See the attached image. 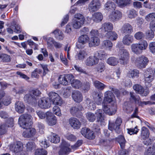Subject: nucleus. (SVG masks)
Wrapping results in <instances>:
<instances>
[{
    "label": "nucleus",
    "mask_w": 155,
    "mask_h": 155,
    "mask_svg": "<svg viewBox=\"0 0 155 155\" xmlns=\"http://www.w3.org/2000/svg\"><path fill=\"white\" fill-rule=\"evenodd\" d=\"M32 119L31 116L28 114L21 115L19 118L18 124L20 127L26 129L22 135L25 137H33L36 133L35 129L34 128H29Z\"/></svg>",
    "instance_id": "f257e3e1"
},
{
    "label": "nucleus",
    "mask_w": 155,
    "mask_h": 155,
    "mask_svg": "<svg viewBox=\"0 0 155 155\" xmlns=\"http://www.w3.org/2000/svg\"><path fill=\"white\" fill-rule=\"evenodd\" d=\"M128 17L130 18H134L137 15V13L134 9L130 10L127 11Z\"/></svg>",
    "instance_id": "052dcab7"
},
{
    "label": "nucleus",
    "mask_w": 155,
    "mask_h": 155,
    "mask_svg": "<svg viewBox=\"0 0 155 155\" xmlns=\"http://www.w3.org/2000/svg\"><path fill=\"white\" fill-rule=\"evenodd\" d=\"M11 27L14 30V32L16 33H19L21 31V28L20 26L15 22H12Z\"/></svg>",
    "instance_id": "09e8293b"
},
{
    "label": "nucleus",
    "mask_w": 155,
    "mask_h": 155,
    "mask_svg": "<svg viewBox=\"0 0 155 155\" xmlns=\"http://www.w3.org/2000/svg\"><path fill=\"white\" fill-rule=\"evenodd\" d=\"M149 134V130L146 127H143L141 130V138L143 140H145L148 138Z\"/></svg>",
    "instance_id": "f704fd0d"
},
{
    "label": "nucleus",
    "mask_w": 155,
    "mask_h": 155,
    "mask_svg": "<svg viewBox=\"0 0 155 155\" xmlns=\"http://www.w3.org/2000/svg\"><path fill=\"white\" fill-rule=\"evenodd\" d=\"M130 99L131 101H134L135 103L139 106H142L143 105L151 104H153L149 101L142 102L140 101V97L139 96H135L134 93L132 92L130 93Z\"/></svg>",
    "instance_id": "f8f14e48"
},
{
    "label": "nucleus",
    "mask_w": 155,
    "mask_h": 155,
    "mask_svg": "<svg viewBox=\"0 0 155 155\" xmlns=\"http://www.w3.org/2000/svg\"><path fill=\"white\" fill-rule=\"evenodd\" d=\"M131 59V61L140 68H145L149 61L148 58L143 56L138 57L136 59L134 57H132Z\"/></svg>",
    "instance_id": "39448f33"
},
{
    "label": "nucleus",
    "mask_w": 155,
    "mask_h": 155,
    "mask_svg": "<svg viewBox=\"0 0 155 155\" xmlns=\"http://www.w3.org/2000/svg\"><path fill=\"white\" fill-rule=\"evenodd\" d=\"M105 37L107 38L110 39L112 41H114L117 38L118 35L114 31H108L106 34Z\"/></svg>",
    "instance_id": "c9c22d12"
},
{
    "label": "nucleus",
    "mask_w": 155,
    "mask_h": 155,
    "mask_svg": "<svg viewBox=\"0 0 155 155\" xmlns=\"http://www.w3.org/2000/svg\"><path fill=\"white\" fill-rule=\"evenodd\" d=\"M85 21V17L81 14H76L73 18L71 25L74 28L78 29L80 28L84 25Z\"/></svg>",
    "instance_id": "7ed1b4c3"
},
{
    "label": "nucleus",
    "mask_w": 155,
    "mask_h": 155,
    "mask_svg": "<svg viewBox=\"0 0 155 155\" xmlns=\"http://www.w3.org/2000/svg\"><path fill=\"white\" fill-rule=\"evenodd\" d=\"M54 34V37L59 40H63L64 38V35L62 31L58 29H56L52 32Z\"/></svg>",
    "instance_id": "72a5a7b5"
},
{
    "label": "nucleus",
    "mask_w": 155,
    "mask_h": 155,
    "mask_svg": "<svg viewBox=\"0 0 155 155\" xmlns=\"http://www.w3.org/2000/svg\"><path fill=\"white\" fill-rule=\"evenodd\" d=\"M24 100L25 102L32 105L36 104L37 102L35 97L33 96L30 92V93L27 94L25 95Z\"/></svg>",
    "instance_id": "5701e85b"
},
{
    "label": "nucleus",
    "mask_w": 155,
    "mask_h": 155,
    "mask_svg": "<svg viewBox=\"0 0 155 155\" xmlns=\"http://www.w3.org/2000/svg\"><path fill=\"white\" fill-rule=\"evenodd\" d=\"M49 111H47L46 112H43L42 111H36V113L39 118L40 119H44L45 118H46L48 114V113H50Z\"/></svg>",
    "instance_id": "864d4df0"
},
{
    "label": "nucleus",
    "mask_w": 155,
    "mask_h": 155,
    "mask_svg": "<svg viewBox=\"0 0 155 155\" xmlns=\"http://www.w3.org/2000/svg\"><path fill=\"white\" fill-rule=\"evenodd\" d=\"M114 97L113 93L110 91H107L104 93V98L103 102H107L110 103L114 101Z\"/></svg>",
    "instance_id": "4be33fe9"
},
{
    "label": "nucleus",
    "mask_w": 155,
    "mask_h": 155,
    "mask_svg": "<svg viewBox=\"0 0 155 155\" xmlns=\"http://www.w3.org/2000/svg\"><path fill=\"white\" fill-rule=\"evenodd\" d=\"M30 92L34 97H35L36 100L37 101L38 99V97L41 94L40 91L38 89H35L32 90Z\"/></svg>",
    "instance_id": "680f3d73"
},
{
    "label": "nucleus",
    "mask_w": 155,
    "mask_h": 155,
    "mask_svg": "<svg viewBox=\"0 0 155 155\" xmlns=\"http://www.w3.org/2000/svg\"><path fill=\"white\" fill-rule=\"evenodd\" d=\"M101 5L99 0H92L89 4L88 8L91 12H93L98 10Z\"/></svg>",
    "instance_id": "9b49d317"
},
{
    "label": "nucleus",
    "mask_w": 155,
    "mask_h": 155,
    "mask_svg": "<svg viewBox=\"0 0 155 155\" xmlns=\"http://www.w3.org/2000/svg\"><path fill=\"white\" fill-rule=\"evenodd\" d=\"M72 97L75 101L78 103L81 102L83 99L81 93L78 91H74L72 93Z\"/></svg>",
    "instance_id": "393cba45"
},
{
    "label": "nucleus",
    "mask_w": 155,
    "mask_h": 155,
    "mask_svg": "<svg viewBox=\"0 0 155 155\" xmlns=\"http://www.w3.org/2000/svg\"><path fill=\"white\" fill-rule=\"evenodd\" d=\"M94 84L96 88L100 90H103L106 87V85L98 81H95Z\"/></svg>",
    "instance_id": "49530a36"
},
{
    "label": "nucleus",
    "mask_w": 155,
    "mask_h": 155,
    "mask_svg": "<svg viewBox=\"0 0 155 155\" xmlns=\"http://www.w3.org/2000/svg\"><path fill=\"white\" fill-rule=\"evenodd\" d=\"M102 105L103 110L106 114L111 115L114 114L116 113V110L115 108L114 109L110 108V106L107 105L105 103L103 102Z\"/></svg>",
    "instance_id": "6ab92c4d"
},
{
    "label": "nucleus",
    "mask_w": 155,
    "mask_h": 155,
    "mask_svg": "<svg viewBox=\"0 0 155 155\" xmlns=\"http://www.w3.org/2000/svg\"><path fill=\"white\" fill-rule=\"evenodd\" d=\"M122 122V120L120 118H117L115 122L110 120L108 123V129L111 131L114 130L117 133L119 134L120 131V127Z\"/></svg>",
    "instance_id": "0eeeda50"
},
{
    "label": "nucleus",
    "mask_w": 155,
    "mask_h": 155,
    "mask_svg": "<svg viewBox=\"0 0 155 155\" xmlns=\"http://www.w3.org/2000/svg\"><path fill=\"white\" fill-rule=\"evenodd\" d=\"M127 133L130 135L136 134L138 132L139 130L137 128V126L135 127L134 128H128L127 129Z\"/></svg>",
    "instance_id": "69168bd1"
},
{
    "label": "nucleus",
    "mask_w": 155,
    "mask_h": 155,
    "mask_svg": "<svg viewBox=\"0 0 155 155\" xmlns=\"http://www.w3.org/2000/svg\"><path fill=\"white\" fill-rule=\"evenodd\" d=\"M134 39L132 36L129 35H125L123 38V44L127 46H129L134 41Z\"/></svg>",
    "instance_id": "c756f323"
},
{
    "label": "nucleus",
    "mask_w": 155,
    "mask_h": 155,
    "mask_svg": "<svg viewBox=\"0 0 155 155\" xmlns=\"http://www.w3.org/2000/svg\"><path fill=\"white\" fill-rule=\"evenodd\" d=\"M120 63L121 64L125 65L128 63L130 54L128 51L125 49H121L118 53Z\"/></svg>",
    "instance_id": "423d86ee"
},
{
    "label": "nucleus",
    "mask_w": 155,
    "mask_h": 155,
    "mask_svg": "<svg viewBox=\"0 0 155 155\" xmlns=\"http://www.w3.org/2000/svg\"><path fill=\"white\" fill-rule=\"evenodd\" d=\"M14 126L13 119L12 118H9L5 124H2L0 125V135L6 134L8 130V127H12Z\"/></svg>",
    "instance_id": "1a4fd4ad"
},
{
    "label": "nucleus",
    "mask_w": 155,
    "mask_h": 155,
    "mask_svg": "<svg viewBox=\"0 0 155 155\" xmlns=\"http://www.w3.org/2000/svg\"><path fill=\"white\" fill-rule=\"evenodd\" d=\"M72 86L76 89H79L82 86L81 82L78 80H73L71 82Z\"/></svg>",
    "instance_id": "3c124183"
},
{
    "label": "nucleus",
    "mask_w": 155,
    "mask_h": 155,
    "mask_svg": "<svg viewBox=\"0 0 155 155\" xmlns=\"http://www.w3.org/2000/svg\"><path fill=\"white\" fill-rule=\"evenodd\" d=\"M144 79L146 86H151L149 84L155 78V69L150 68L146 69L144 73Z\"/></svg>",
    "instance_id": "20e7f679"
},
{
    "label": "nucleus",
    "mask_w": 155,
    "mask_h": 155,
    "mask_svg": "<svg viewBox=\"0 0 155 155\" xmlns=\"http://www.w3.org/2000/svg\"><path fill=\"white\" fill-rule=\"evenodd\" d=\"M15 107L16 111L19 113H22L24 111L25 106L21 101L16 102L15 104Z\"/></svg>",
    "instance_id": "c85d7f7f"
},
{
    "label": "nucleus",
    "mask_w": 155,
    "mask_h": 155,
    "mask_svg": "<svg viewBox=\"0 0 155 155\" xmlns=\"http://www.w3.org/2000/svg\"><path fill=\"white\" fill-rule=\"evenodd\" d=\"M103 18V15L100 12L95 13L92 15L93 20L96 22H98L101 21Z\"/></svg>",
    "instance_id": "a19ab883"
},
{
    "label": "nucleus",
    "mask_w": 155,
    "mask_h": 155,
    "mask_svg": "<svg viewBox=\"0 0 155 155\" xmlns=\"http://www.w3.org/2000/svg\"><path fill=\"white\" fill-rule=\"evenodd\" d=\"M71 89V87H68L63 90L62 93L64 97L67 98L70 95Z\"/></svg>",
    "instance_id": "5fc2aeb1"
},
{
    "label": "nucleus",
    "mask_w": 155,
    "mask_h": 155,
    "mask_svg": "<svg viewBox=\"0 0 155 155\" xmlns=\"http://www.w3.org/2000/svg\"><path fill=\"white\" fill-rule=\"evenodd\" d=\"M148 45L147 42L142 40L138 43L132 44L130 46L132 51L137 54H140L142 51L146 49Z\"/></svg>",
    "instance_id": "f03ea898"
},
{
    "label": "nucleus",
    "mask_w": 155,
    "mask_h": 155,
    "mask_svg": "<svg viewBox=\"0 0 155 155\" xmlns=\"http://www.w3.org/2000/svg\"><path fill=\"white\" fill-rule=\"evenodd\" d=\"M0 60L3 62H8L11 61V57L6 54H1Z\"/></svg>",
    "instance_id": "13d9d810"
},
{
    "label": "nucleus",
    "mask_w": 155,
    "mask_h": 155,
    "mask_svg": "<svg viewBox=\"0 0 155 155\" xmlns=\"http://www.w3.org/2000/svg\"><path fill=\"white\" fill-rule=\"evenodd\" d=\"M64 76L66 79L68 85L71 84V82L74 79V76L71 74H67L64 75Z\"/></svg>",
    "instance_id": "774afa93"
},
{
    "label": "nucleus",
    "mask_w": 155,
    "mask_h": 155,
    "mask_svg": "<svg viewBox=\"0 0 155 155\" xmlns=\"http://www.w3.org/2000/svg\"><path fill=\"white\" fill-rule=\"evenodd\" d=\"M90 38L86 35H82L80 36L78 38V42L79 44L77 45L78 48H83L84 47V45L86 43L89 42Z\"/></svg>",
    "instance_id": "dca6fc26"
},
{
    "label": "nucleus",
    "mask_w": 155,
    "mask_h": 155,
    "mask_svg": "<svg viewBox=\"0 0 155 155\" xmlns=\"http://www.w3.org/2000/svg\"><path fill=\"white\" fill-rule=\"evenodd\" d=\"M115 8V5L110 1L107 2L104 5V9L108 11H111L114 10Z\"/></svg>",
    "instance_id": "58836bf2"
},
{
    "label": "nucleus",
    "mask_w": 155,
    "mask_h": 155,
    "mask_svg": "<svg viewBox=\"0 0 155 155\" xmlns=\"http://www.w3.org/2000/svg\"><path fill=\"white\" fill-rule=\"evenodd\" d=\"M47 151L42 148H39L36 149L35 153V155H47Z\"/></svg>",
    "instance_id": "4d7b16f0"
},
{
    "label": "nucleus",
    "mask_w": 155,
    "mask_h": 155,
    "mask_svg": "<svg viewBox=\"0 0 155 155\" xmlns=\"http://www.w3.org/2000/svg\"><path fill=\"white\" fill-rule=\"evenodd\" d=\"M96 97L94 98V101L98 105H100L101 104L103 97L102 94L101 93L96 94Z\"/></svg>",
    "instance_id": "c03bdc74"
},
{
    "label": "nucleus",
    "mask_w": 155,
    "mask_h": 155,
    "mask_svg": "<svg viewBox=\"0 0 155 155\" xmlns=\"http://www.w3.org/2000/svg\"><path fill=\"white\" fill-rule=\"evenodd\" d=\"M122 17L121 12L117 10L113 11L109 16V18L112 21H115L120 19Z\"/></svg>",
    "instance_id": "a211bd4d"
},
{
    "label": "nucleus",
    "mask_w": 155,
    "mask_h": 155,
    "mask_svg": "<svg viewBox=\"0 0 155 155\" xmlns=\"http://www.w3.org/2000/svg\"><path fill=\"white\" fill-rule=\"evenodd\" d=\"M97 58L101 60H104L107 57V54L104 51H100L95 52L94 54Z\"/></svg>",
    "instance_id": "37998d69"
},
{
    "label": "nucleus",
    "mask_w": 155,
    "mask_h": 155,
    "mask_svg": "<svg viewBox=\"0 0 155 155\" xmlns=\"http://www.w3.org/2000/svg\"><path fill=\"white\" fill-rule=\"evenodd\" d=\"M70 144L66 141L62 140L60 146V149L59 151V155H67L71 152V149L69 147Z\"/></svg>",
    "instance_id": "9d476101"
},
{
    "label": "nucleus",
    "mask_w": 155,
    "mask_h": 155,
    "mask_svg": "<svg viewBox=\"0 0 155 155\" xmlns=\"http://www.w3.org/2000/svg\"><path fill=\"white\" fill-rule=\"evenodd\" d=\"M38 106L42 109H47L51 106V101L48 98L43 97L41 98L38 101Z\"/></svg>",
    "instance_id": "2eb2a0df"
},
{
    "label": "nucleus",
    "mask_w": 155,
    "mask_h": 155,
    "mask_svg": "<svg viewBox=\"0 0 155 155\" xmlns=\"http://www.w3.org/2000/svg\"><path fill=\"white\" fill-rule=\"evenodd\" d=\"M69 124L74 129H78L81 126V123L79 120L74 117H71L69 120Z\"/></svg>",
    "instance_id": "412c9836"
},
{
    "label": "nucleus",
    "mask_w": 155,
    "mask_h": 155,
    "mask_svg": "<svg viewBox=\"0 0 155 155\" xmlns=\"http://www.w3.org/2000/svg\"><path fill=\"white\" fill-rule=\"evenodd\" d=\"M121 32L125 34H130L133 31L132 26L129 23L124 24L121 29Z\"/></svg>",
    "instance_id": "a878e982"
},
{
    "label": "nucleus",
    "mask_w": 155,
    "mask_h": 155,
    "mask_svg": "<svg viewBox=\"0 0 155 155\" xmlns=\"http://www.w3.org/2000/svg\"><path fill=\"white\" fill-rule=\"evenodd\" d=\"M81 133L82 135L88 139H93L95 137L94 132L88 128H82L81 130Z\"/></svg>",
    "instance_id": "4468645a"
},
{
    "label": "nucleus",
    "mask_w": 155,
    "mask_h": 155,
    "mask_svg": "<svg viewBox=\"0 0 155 155\" xmlns=\"http://www.w3.org/2000/svg\"><path fill=\"white\" fill-rule=\"evenodd\" d=\"M106 62L110 65L114 66L117 64L118 61L117 58L112 57L109 58L107 59Z\"/></svg>",
    "instance_id": "79ce46f5"
},
{
    "label": "nucleus",
    "mask_w": 155,
    "mask_h": 155,
    "mask_svg": "<svg viewBox=\"0 0 155 155\" xmlns=\"http://www.w3.org/2000/svg\"><path fill=\"white\" fill-rule=\"evenodd\" d=\"M113 28V24L110 22H106L102 25L100 29L103 32H105L106 31H112Z\"/></svg>",
    "instance_id": "bb28decb"
},
{
    "label": "nucleus",
    "mask_w": 155,
    "mask_h": 155,
    "mask_svg": "<svg viewBox=\"0 0 155 155\" xmlns=\"http://www.w3.org/2000/svg\"><path fill=\"white\" fill-rule=\"evenodd\" d=\"M48 114L46 120L47 124L49 126H53L57 122L56 117L50 112L48 113Z\"/></svg>",
    "instance_id": "aec40b11"
},
{
    "label": "nucleus",
    "mask_w": 155,
    "mask_h": 155,
    "mask_svg": "<svg viewBox=\"0 0 155 155\" xmlns=\"http://www.w3.org/2000/svg\"><path fill=\"white\" fill-rule=\"evenodd\" d=\"M82 109L81 106L79 105L72 107L70 109V112L71 114L73 116L76 115L79 111L81 110Z\"/></svg>",
    "instance_id": "ea45409f"
},
{
    "label": "nucleus",
    "mask_w": 155,
    "mask_h": 155,
    "mask_svg": "<svg viewBox=\"0 0 155 155\" xmlns=\"http://www.w3.org/2000/svg\"><path fill=\"white\" fill-rule=\"evenodd\" d=\"M26 147L27 151H32L35 149L36 147V145L34 142L30 141L26 143Z\"/></svg>",
    "instance_id": "8fccbe9b"
},
{
    "label": "nucleus",
    "mask_w": 155,
    "mask_h": 155,
    "mask_svg": "<svg viewBox=\"0 0 155 155\" xmlns=\"http://www.w3.org/2000/svg\"><path fill=\"white\" fill-rule=\"evenodd\" d=\"M96 68L98 72L100 73L103 72L105 69L104 63H100L97 66Z\"/></svg>",
    "instance_id": "6e6d98bb"
},
{
    "label": "nucleus",
    "mask_w": 155,
    "mask_h": 155,
    "mask_svg": "<svg viewBox=\"0 0 155 155\" xmlns=\"http://www.w3.org/2000/svg\"><path fill=\"white\" fill-rule=\"evenodd\" d=\"M87 52L84 50H81L78 52L75 56L77 60L83 61L87 56Z\"/></svg>",
    "instance_id": "7c9ffc66"
},
{
    "label": "nucleus",
    "mask_w": 155,
    "mask_h": 155,
    "mask_svg": "<svg viewBox=\"0 0 155 155\" xmlns=\"http://www.w3.org/2000/svg\"><path fill=\"white\" fill-rule=\"evenodd\" d=\"M23 146L22 142L17 141L13 144L10 145L9 149L13 152L18 153L22 151L23 149Z\"/></svg>",
    "instance_id": "ddd939ff"
},
{
    "label": "nucleus",
    "mask_w": 155,
    "mask_h": 155,
    "mask_svg": "<svg viewBox=\"0 0 155 155\" xmlns=\"http://www.w3.org/2000/svg\"><path fill=\"white\" fill-rule=\"evenodd\" d=\"M99 59L94 54L89 57L85 61L86 64L88 66H92L98 63Z\"/></svg>",
    "instance_id": "f3484780"
},
{
    "label": "nucleus",
    "mask_w": 155,
    "mask_h": 155,
    "mask_svg": "<svg viewBox=\"0 0 155 155\" xmlns=\"http://www.w3.org/2000/svg\"><path fill=\"white\" fill-rule=\"evenodd\" d=\"M100 40L97 37H92L89 41V44L90 46H98L100 43Z\"/></svg>",
    "instance_id": "473e14b6"
},
{
    "label": "nucleus",
    "mask_w": 155,
    "mask_h": 155,
    "mask_svg": "<svg viewBox=\"0 0 155 155\" xmlns=\"http://www.w3.org/2000/svg\"><path fill=\"white\" fill-rule=\"evenodd\" d=\"M115 2L118 6L123 7L129 5L131 2V0H112Z\"/></svg>",
    "instance_id": "2f4dec72"
},
{
    "label": "nucleus",
    "mask_w": 155,
    "mask_h": 155,
    "mask_svg": "<svg viewBox=\"0 0 155 155\" xmlns=\"http://www.w3.org/2000/svg\"><path fill=\"white\" fill-rule=\"evenodd\" d=\"M155 18V13H150L145 16V19L147 21L153 20Z\"/></svg>",
    "instance_id": "0e129e2a"
},
{
    "label": "nucleus",
    "mask_w": 155,
    "mask_h": 155,
    "mask_svg": "<svg viewBox=\"0 0 155 155\" xmlns=\"http://www.w3.org/2000/svg\"><path fill=\"white\" fill-rule=\"evenodd\" d=\"M87 107L89 109L91 110H94L96 108L95 104L93 103V101L90 100L89 98H87L85 100Z\"/></svg>",
    "instance_id": "a18cd8bd"
},
{
    "label": "nucleus",
    "mask_w": 155,
    "mask_h": 155,
    "mask_svg": "<svg viewBox=\"0 0 155 155\" xmlns=\"http://www.w3.org/2000/svg\"><path fill=\"white\" fill-rule=\"evenodd\" d=\"M112 46V42L109 40H104L102 42V47L104 49L110 51Z\"/></svg>",
    "instance_id": "4c0bfd02"
},
{
    "label": "nucleus",
    "mask_w": 155,
    "mask_h": 155,
    "mask_svg": "<svg viewBox=\"0 0 155 155\" xmlns=\"http://www.w3.org/2000/svg\"><path fill=\"white\" fill-rule=\"evenodd\" d=\"M146 38L149 40H151L154 37V31L148 30L146 33Z\"/></svg>",
    "instance_id": "e2e57ef3"
},
{
    "label": "nucleus",
    "mask_w": 155,
    "mask_h": 155,
    "mask_svg": "<svg viewBox=\"0 0 155 155\" xmlns=\"http://www.w3.org/2000/svg\"><path fill=\"white\" fill-rule=\"evenodd\" d=\"M50 101L55 105L61 106L63 102L61 98L59 95L54 92H50L48 94Z\"/></svg>",
    "instance_id": "6e6552de"
},
{
    "label": "nucleus",
    "mask_w": 155,
    "mask_h": 155,
    "mask_svg": "<svg viewBox=\"0 0 155 155\" xmlns=\"http://www.w3.org/2000/svg\"><path fill=\"white\" fill-rule=\"evenodd\" d=\"M129 74L132 78L135 77H137L139 76V71L137 70H130L129 71Z\"/></svg>",
    "instance_id": "338daca9"
},
{
    "label": "nucleus",
    "mask_w": 155,
    "mask_h": 155,
    "mask_svg": "<svg viewBox=\"0 0 155 155\" xmlns=\"http://www.w3.org/2000/svg\"><path fill=\"white\" fill-rule=\"evenodd\" d=\"M117 141L119 143L121 149L124 147L126 140L124 136L120 135L119 136L117 139Z\"/></svg>",
    "instance_id": "de8ad7c7"
},
{
    "label": "nucleus",
    "mask_w": 155,
    "mask_h": 155,
    "mask_svg": "<svg viewBox=\"0 0 155 155\" xmlns=\"http://www.w3.org/2000/svg\"><path fill=\"white\" fill-rule=\"evenodd\" d=\"M95 114L96 116L97 122H100L101 123L104 122V115L102 113V111L101 109L97 110L95 111Z\"/></svg>",
    "instance_id": "cd10ccee"
},
{
    "label": "nucleus",
    "mask_w": 155,
    "mask_h": 155,
    "mask_svg": "<svg viewBox=\"0 0 155 155\" xmlns=\"http://www.w3.org/2000/svg\"><path fill=\"white\" fill-rule=\"evenodd\" d=\"M50 141L51 142L54 143H57L60 141V138L57 134H53L51 136Z\"/></svg>",
    "instance_id": "603ef678"
},
{
    "label": "nucleus",
    "mask_w": 155,
    "mask_h": 155,
    "mask_svg": "<svg viewBox=\"0 0 155 155\" xmlns=\"http://www.w3.org/2000/svg\"><path fill=\"white\" fill-rule=\"evenodd\" d=\"M133 88L136 92L142 95V96H146L148 94V91H147L145 93L144 92V90L143 87L140 85L139 84H135L134 85Z\"/></svg>",
    "instance_id": "b1692460"
},
{
    "label": "nucleus",
    "mask_w": 155,
    "mask_h": 155,
    "mask_svg": "<svg viewBox=\"0 0 155 155\" xmlns=\"http://www.w3.org/2000/svg\"><path fill=\"white\" fill-rule=\"evenodd\" d=\"M86 115L87 119L90 122H93L95 120L96 117L94 113L88 112L86 114Z\"/></svg>",
    "instance_id": "bf43d9fd"
},
{
    "label": "nucleus",
    "mask_w": 155,
    "mask_h": 155,
    "mask_svg": "<svg viewBox=\"0 0 155 155\" xmlns=\"http://www.w3.org/2000/svg\"><path fill=\"white\" fill-rule=\"evenodd\" d=\"M43 38L46 41L48 47L50 48H52L55 41L54 39L52 38L48 37L47 36H44Z\"/></svg>",
    "instance_id": "e433bc0d"
}]
</instances>
